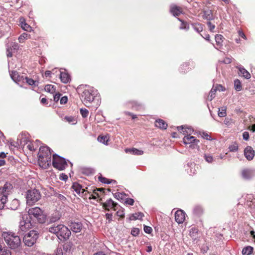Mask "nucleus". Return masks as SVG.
Returning a JSON list of instances; mask_svg holds the SVG:
<instances>
[{"label": "nucleus", "mask_w": 255, "mask_h": 255, "mask_svg": "<svg viewBox=\"0 0 255 255\" xmlns=\"http://www.w3.org/2000/svg\"><path fill=\"white\" fill-rule=\"evenodd\" d=\"M52 152L51 149L47 146H41L39 148L38 156H40V157L51 156Z\"/></svg>", "instance_id": "obj_14"}, {"label": "nucleus", "mask_w": 255, "mask_h": 255, "mask_svg": "<svg viewBox=\"0 0 255 255\" xmlns=\"http://www.w3.org/2000/svg\"><path fill=\"white\" fill-rule=\"evenodd\" d=\"M203 17L208 20L214 19L213 13L212 10L207 9L203 11Z\"/></svg>", "instance_id": "obj_27"}, {"label": "nucleus", "mask_w": 255, "mask_h": 255, "mask_svg": "<svg viewBox=\"0 0 255 255\" xmlns=\"http://www.w3.org/2000/svg\"><path fill=\"white\" fill-rule=\"evenodd\" d=\"M224 123L227 126H230L232 124V119L229 117H227L225 119Z\"/></svg>", "instance_id": "obj_56"}, {"label": "nucleus", "mask_w": 255, "mask_h": 255, "mask_svg": "<svg viewBox=\"0 0 255 255\" xmlns=\"http://www.w3.org/2000/svg\"><path fill=\"white\" fill-rule=\"evenodd\" d=\"M217 91V89H215L214 87L212 88L208 97V100L211 101L215 96V93Z\"/></svg>", "instance_id": "obj_44"}, {"label": "nucleus", "mask_w": 255, "mask_h": 255, "mask_svg": "<svg viewBox=\"0 0 255 255\" xmlns=\"http://www.w3.org/2000/svg\"><path fill=\"white\" fill-rule=\"evenodd\" d=\"M143 217H144V214L142 213L138 212L131 214L129 219V220H142Z\"/></svg>", "instance_id": "obj_30"}, {"label": "nucleus", "mask_w": 255, "mask_h": 255, "mask_svg": "<svg viewBox=\"0 0 255 255\" xmlns=\"http://www.w3.org/2000/svg\"><path fill=\"white\" fill-rule=\"evenodd\" d=\"M55 197L59 199L60 201L64 202L66 200V198L63 195L60 194H55Z\"/></svg>", "instance_id": "obj_58"}, {"label": "nucleus", "mask_w": 255, "mask_h": 255, "mask_svg": "<svg viewBox=\"0 0 255 255\" xmlns=\"http://www.w3.org/2000/svg\"><path fill=\"white\" fill-rule=\"evenodd\" d=\"M177 128L179 131L182 130L183 132V134H188V133H191V132L193 131V129H192L191 128H188V127H186L185 126L178 127Z\"/></svg>", "instance_id": "obj_32"}, {"label": "nucleus", "mask_w": 255, "mask_h": 255, "mask_svg": "<svg viewBox=\"0 0 255 255\" xmlns=\"http://www.w3.org/2000/svg\"><path fill=\"white\" fill-rule=\"evenodd\" d=\"M52 165L59 170H63L67 166L66 159L57 154H53L52 156Z\"/></svg>", "instance_id": "obj_6"}, {"label": "nucleus", "mask_w": 255, "mask_h": 255, "mask_svg": "<svg viewBox=\"0 0 255 255\" xmlns=\"http://www.w3.org/2000/svg\"><path fill=\"white\" fill-rule=\"evenodd\" d=\"M41 195L40 191L35 189H30L27 191L26 199L28 205H32L40 199Z\"/></svg>", "instance_id": "obj_5"}, {"label": "nucleus", "mask_w": 255, "mask_h": 255, "mask_svg": "<svg viewBox=\"0 0 255 255\" xmlns=\"http://www.w3.org/2000/svg\"><path fill=\"white\" fill-rule=\"evenodd\" d=\"M207 24L208 26V28L211 32H214V29L215 28V25L212 24L210 21H208Z\"/></svg>", "instance_id": "obj_57"}, {"label": "nucleus", "mask_w": 255, "mask_h": 255, "mask_svg": "<svg viewBox=\"0 0 255 255\" xmlns=\"http://www.w3.org/2000/svg\"><path fill=\"white\" fill-rule=\"evenodd\" d=\"M203 210L201 206H196L193 209V213L197 216H199L203 213Z\"/></svg>", "instance_id": "obj_36"}, {"label": "nucleus", "mask_w": 255, "mask_h": 255, "mask_svg": "<svg viewBox=\"0 0 255 255\" xmlns=\"http://www.w3.org/2000/svg\"><path fill=\"white\" fill-rule=\"evenodd\" d=\"M27 37H28L27 33H23L21 34L18 37L19 42L20 43L23 42L24 40L27 39Z\"/></svg>", "instance_id": "obj_51"}, {"label": "nucleus", "mask_w": 255, "mask_h": 255, "mask_svg": "<svg viewBox=\"0 0 255 255\" xmlns=\"http://www.w3.org/2000/svg\"><path fill=\"white\" fill-rule=\"evenodd\" d=\"M4 24V21L0 19V38L4 34V31L3 28V24Z\"/></svg>", "instance_id": "obj_55"}, {"label": "nucleus", "mask_w": 255, "mask_h": 255, "mask_svg": "<svg viewBox=\"0 0 255 255\" xmlns=\"http://www.w3.org/2000/svg\"><path fill=\"white\" fill-rule=\"evenodd\" d=\"M144 231L147 234H150L152 231L151 227L147 226H144Z\"/></svg>", "instance_id": "obj_60"}, {"label": "nucleus", "mask_w": 255, "mask_h": 255, "mask_svg": "<svg viewBox=\"0 0 255 255\" xmlns=\"http://www.w3.org/2000/svg\"><path fill=\"white\" fill-rule=\"evenodd\" d=\"M170 12L174 16H179L182 13V9L180 7L176 5H171L170 9Z\"/></svg>", "instance_id": "obj_23"}, {"label": "nucleus", "mask_w": 255, "mask_h": 255, "mask_svg": "<svg viewBox=\"0 0 255 255\" xmlns=\"http://www.w3.org/2000/svg\"><path fill=\"white\" fill-rule=\"evenodd\" d=\"M185 219V213L182 210H177L175 213V220L178 224L183 223Z\"/></svg>", "instance_id": "obj_17"}, {"label": "nucleus", "mask_w": 255, "mask_h": 255, "mask_svg": "<svg viewBox=\"0 0 255 255\" xmlns=\"http://www.w3.org/2000/svg\"><path fill=\"white\" fill-rule=\"evenodd\" d=\"M255 150L250 146H247L244 150L245 157L249 161L252 160L255 156Z\"/></svg>", "instance_id": "obj_16"}, {"label": "nucleus", "mask_w": 255, "mask_h": 255, "mask_svg": "<svg viewBox=\"0 0 255 255\" xmlns=\"http://www.w3.org/2000/svg\"><path fill=\"white\" fill-rule=\"evenodd\" d=\"M49 232L55 234L61 241H66L69 239L71 231L63 224H54L47 228Z\"/></svg>", "instance_id": "obj_1"}, {"label": "nucleus", "mask_w": 255, "mask_h": 255, "mask_svg": "<svg viewBox=\"0 0 255 255\" xmlns=\"http://www.w3.org/2000/svg\"><path fill=\"white\" fill-rule=\"evenodd\" d=\"M2 237L7 246L11 249H15L21 244V240L19 236H15L13 233L4 232L2 234Z\"/></svg>", "instance_id": "obj_3"}, {"label": "nucleus", "mask_w": 255, "mask_h": 255, "mask_svg": "<svg viewBox=\"0 0 255 255\" xmlns=\"http://www.w3.org/2000/svg\"><path fill=\"white\" fill-rule=\"evenodd\" d=\"M202 136L207 139V140H211L212 139V137L211 136L209 135L207 132H202Z\"/></svg>", "instance_id": "obj_62"}, {"label": "nucleus", "mask_w": 255, "mask_h": 255, "mask_svg": "<svg viewBox=\"0 0 255 255\" xmlns=\"http://www.w3.org/2000/svg\"><path fill=\"white\" fill-rule=\"evenodd\" d=\"M20 205L19 201L17 199H13L10 202L8 209L12 210H16L18 209Z\"/></svg>", "instance_id": "obj_28"}, {"label": "nucleus", "mask_w": 255, "mask_h": 255, "mask_svg": "<svg viewBox=\"0 0 255 255\" xmlns=\"http://www.w3.org/2000/svg\"><path fill=\"white\" fill-rule=\"evenodd\" d=\"M124 201L126 204L129 205H133L134 202L132 198H125Z\"/></svg>", "instance_id": "obj_59"}, {"label": "nucleus", "mask_w": 255, "mask_h": 255, "mask_svg": "<svg viewBox=\"0 0 255 255\" xmlns=\"http://www.w3.org/2000/svg\"><path fill=\"white\" fill-rule=\"evenodd\" d=\"M7 200L8 198L6 195L0 193V210L4 209L5 204L7 202Z\"/></svg>", "instance_id": "obj_29"}, {"label": "nucleus", "mask_w": 255, "mask_h": 255, "mask_svg": "<svg viewBox=\"0 0 255 255\" xmlns=\"http://www.w3.org/2000/svg\"><path fill=\"white\" fill-rule=\"evenodd\" d=\"M63 119L69 123H72V124H75L76 123V122L73 123V122L75 121V120L72 116H65Z\"/></svg>", "instance_id": "obj_49"}, {"label": "nucleus", "mask_w": 255, "mask_h": 255, "mask_svg": "<svg viewBox=\"0 0 255 255\" xmlns=\"http://www.w3.org/2000/svg\"><path fill=\"white\" fill-rule=\"evenodd\" d=\"M196 164L193 162H188L185 167L187 172L190 175L195 173L196 170L195 169Z\"/></svg>", "instance_id": "obj_21"}, {"label": "nucleus", "mask_w": 255, "mask_h": 255, "mask_svg": "<svg viewBox=\"0 0 255 255\" xmlns=\"http://www.w3.org/2000/svg\"><path fill=\"white\" fill-rule=\"evenodd\" d=\"M99 180L103 183L109 184L113 182V181H111L110 179H109L106 177H103L101 175L99 176L98 177Z\"/></svg>", "instance_id": "obj_45"}, {"label": "nucleus", "mask_w": 255, "mask_h": 255, "mask_svg": "<svg viewBox=\"0 0 255 255\" xmlns=\"http://www.w3.org/2000/svg\"><path fill=\"white\" fill-rule=\"evenodd\" d=\"M230 151L231 152H236L238 150V146L237 143H235L230 145L229 147Z\"/></svg>", "instance_id": "obj_53"}, {"label": "nucleus", "mask_w": 255, "mask_h": 255, "mask_svg": "<svg viewBox=\"0 0 255 255\" xmlns=\"http://www.w3.org/2000/svg\"><path fill=\"white\" fill-rule=\"evenodd\" d=\"M254 251V248L251 246H247L244 247L242 250L243 255H250Z\"/></svg>", "instance_id": "obj_33"}, {"label": "nucleus", "mask_w": 255, "mask_h": 255, "mask_svg": "<svg viewBox=\"0 0 255 255\" xmlns=\"http://www.w3.org/2000/svg\"><path fill=\"white\" fill-rule=\"evenodd\" d=\"M103 208L107 211H109L110 209H113L114 210H117L118 204L115 202L112 199H109L105 203H102Z\"/></svg>", "instance_id": "obj_13"}, {"label": "nucleus", "mask_w": 255, "mask_h": 255, "mask_svg": "<svg viewBox=\"0 0 255 255\" xmlns=\"http://www.w3.org/2000/svg\"><path fill=\"white\" fill-rule=\"evenodd\" d=\"M44 89L47 92L53 94L56 91V87L52 85H46Z\"/></svg>", "instance_id": "obj_40"}, {"label": "nucleus", "mask_w": 255, "mask_h": 255, "mask_svg": "<svg viewBox=\"0 0 255 255\" xmlns=\"http://www.w3.org/2000/svg\"><path fill=\"white\" fill-rule=\"evenodd\" d=\"M38 236L39 234L37 231L31 230L24 236L23 241L25 246L31 247L36 243Z\"/></svg>", "instance_id": "obj_7"}, {"label": "nucleus", "mask_w": 255, "mask_h": 255, "mask_svg": "<svg viewBox=\"0 0 255 255\" xmlns=\"http://www.w3.org/2000/svg\"><path fill=\"white\" fill-rule=\"evenodd\" d=\"M84 87H88V89H85L82 92L81 95V100L82 102L87 106V104L91 103L97 95V91L94 90L93 87H89L87 85H80L77 89L78 91Z\"/></svg>", "instance_id": "obj_2"}, {"label": "nucleus", "mask_w": 255, "mask_h": 255, "mask_svg": "<svg viewBox=\"0 0 255 255\" xmlns=\"http://www.w3.org/2000/svg\"><path fill=\"white\" fill-rule=\"evenodd\" d=\"M126 194H125V193H116L115 194H114V197L115 198H116L117 199L120 200V201H124L125 200V197L126 196Z\"/></svg>", "instance_id": "obj_41"}, {"label": "nucleus", "mask_w": 255, "mask_h": 255, "mask_svg": "<svg viewBox=\"0 0 255 255\" xmlns=\"http://www.w3.org/2000/svg\"><path fill=\"white\" fill-rule=\"evenodd\" d=\"M24 80H25L26 82L29 85H33L35 84V81L31 78H29L27 77H24Z\"/></svg>", "instance_id": "obj_54"}, {"label": "nucleus", "mask_w": 255, "mask_h": 255, "mask_svg": "<svg viewBox=\"0 0 255 255\" xmlns=\"http://www.w3.org/2000/svg\"><path fill=\"white\" fill-rule=\"evenodd\" d=\"M72 188L77 194H80L82 190V186L78 183L75 182L73 184Z\"/></svg>", "instance_id": "obj_39"}, {"label": "nucleus", "mask_w": 255, "mask_h": 255, "mask_svg": "<svg viewBox=\"0 0 255 255\" xmlns=\"http://www.w3.org/2000/svg\"><path fill=\"white\" fill-rule=\"evenodd\" d=\"M98 141L104 144L107 145L109 141V137L107 135H100L98 137Z\"/></svg>", "instance_id": "obj_38"}, {"label": "nucleus", "mask_w": 255, "mask_h": 255, "mask_svg": "<svg viewBox=\"0 0 255 255\" xmlns=\"http://www.w3.org/2000/svg\"><path fill=\"white\" fill-rule=\"evenodd\" d=\"M19 22L21 27L25 31H30L32 27L25 22V19L21 17L19 18Z\"/></svg>", "instance_id": "obj_22"}, {"label": "nucleus", "mask_w": 255, "mask_h": 255, "mask_svg": "<svg viewBox=\"0 0 255 255\" xmlns=\"http://www.w3.org/2000/svg\"><path fill=\"white\" fill-rule=\"evenodd\" d=\"M227 108L226 107H222L219 109L218 112V115L220 117H225L227 115L226 113Z\"/></svg>", "instance_id": "obj_42"}, {"label": "nucleus", "mask_w": 255, "mask_h": 255, "mask_svg": "<svg viewBox=\"0 0 255 255\" xmlns=\"http://www.w3.org/2000/svg\"><path fill=\"white\" fill-rule=\"evenodd\" d=\"M178 19L180 21H181V25L180 26V29H184V30H188L189 28V24L187 22H184L183 21H182L179 18H178Z\"/></svg>", "instance_id": "obj_48"}, {"label": "nucleus", "mask_w": 255, "mask_h": 255, "mask_svg": "<svg viewBox=\"0 0 255 255\" xmlns=\"http://www.w3.org/2000/svg\"><path fill=\"white\" fill-rule=\"evenodd\" d=\"M60 217L61 216L59 214L58 212H55L48 216V218L46 217V221L45 223H46L47 225L52 224H54L56 221L60 220Z\"/></svg>", "instance_id": "obj_15"}, {"label": "nucleus", "mask_w": 255, "mask_h": 255, "mask_svg": "<svg viewBox=\"0 0 255 255\" xmlns=\"http://www.w3.org/2000/svg\"><path fill=\"white\" fill-rule=\"evenodd\" d=\"M139 229L136 228H133L131 229V234L134 237L137 236L139 234Z\"/></svg>", "instance_id": "obj_52"}, {"label": "nucleus", "mask_w": 255, "mask_h": 255, "mask_svg": "<svg viewBox=\"0 0 255 255\" xmlns=\"http://www.w3.org/2000/svg\"><path fill=\"white\" fill-rule=\"evenodd\" d=\"M215 39L216 41V45L217 47H216L214 44H213V45L216 49L219 50V48H221L223 46V42L224 37L221 34H217L215 36Z\"/></svg>", "instance_id": "obj_19"}, {"label": "nucleus", "mask_w": 255, "mask_h": 255, "mask_svg": "<svg viewBox=\"0 0 255 255\" xmlns=\"http://www.w3.org/2000/svg\"><path fill=\"white\" fill-rule=\"evenodd\" d=\"M10 76L13 81L16 83L24 80V77L23 76H20L18 73L16 71H11L10 73Z\"/></svg>", "instance_id": "obj_20"}, {"label": "nucleus", "mask_w": 255, "mask_h": 255, "mask_svg": "<svg viewBox=\"0 0 255 255\" xmlns=\"http://www.w3.org/2000/svg\"><path fill=\"white\" fill-rule=\"evenodd\" d=\"M60 78L61 81L65 84L69 83L71 80L70 75L65 72H60Z\"/></svg>", "instance_id": "obj_25"}, {"label": "nucleus", "mask_w": 255, "mask_h": 255, "mask_svg": "<svg viewBox=\"0 0 255 255\" xmlns=\"http://www.w3.org/2000/svg\"><path fill=\"white\" fill-rule=\"evenodd\" d=\"M28 213L24 215H28L30 220L33 217L40 224L46 223V215L43 213V211L40 208L36 207L29 209Z\"/></svg>", "instance_id": "obj_4"}, {"label": "nucleus", "mask_w": 255, "mask_h": 255, "mask_svg": "<svg viewBox=\"0 0 255 255\" xmlns=\"http://www.w3.org/2000/svg\"><path fill=\"white\" fill-rule=\"evenodd\" d=\"M155 126L160 129H166L167 127V124L162 119H158L155 122Z\"/></svg>", "instance_id": "obj_26"}, {"label": "nucleus", "mask_w": 255, "mask_h": 255, "mask_svg": "<svg viewBox=\"0 0 255 255\" xmlns=\"http://www.w3.org/2000/svg\"><path fill=\"white\" fill-rule=\"evenodd\" d=\"M193 28L198 33H200L203 31V25L199 23L192 24Z\"/></svg>", "instance_id": "obj_37"}, {"label": "nucleus", "mask_w": 255, "mask_h": 255, "mask_svg": "<svg viewBox=\"0 0 255 255\" xmlns=\"http://www.w3.org/2000/svg\"><path fill=\"white\" fill-rule=\"evenodd\" d=\"M13 187L12 183L6 181L3 186L0 187V193L3 194L8 197V195L12 193Z\"/></svg>", "instance_id": "obj_10"}, {"label": "nucleus", "mask_w": 255, "mask_h": 255, "mask_svg": "<svg viewBox=\"0 0 255 255\" xmlns=\"http://www.w3.org/2000/svg\"><path fill=\"white\" fill-rule=\"evenodd\" d=\"M69 226L70 228L69 229L74 233H79L81 232L83 228V225L81 222H71L69 223Z\"/></svg>", "instance_id": "obj_12"}, {"label": "nucleus", "mask_w": 255, "mask_h": 255, "mask_svg": "<svg viewBox=\"0 0 255 255\" xmlns=\"http://www.w3.org/2000/svg\"><path fill=\"white\" fill-rule=\"evenodd\" d=\"M242 176L244 179L248 180L253 177L254 173L252 170L246 169L242 171Z\"/></svg>", "instance_id": "obj_24"}, {"label": "nucleus", "mask_w": 255, "mask_h": 255, "mask_svg": "<svg viewBox=\"0 0 255 255\" xmlns=\"http://www.w3.org/2000/svg\"><path fill=\"white\" fill-rule=\"evenodd\" d=\"M189 69V64L187 63H183L181 65L180 71L182 73H185Z\"/></svg>", "instance_id": "obj_46"}, {"label": "nucleus", "mask_w": 255, "mask_h": 255, "mask_svg": "<svg viewBox=\"0 0 255 255\" xmlns=\"http://www.w3.org/2000/svg\"><path fill=\"white\" fill-rule=\"evenodd\" d=\"M31 221L28 219V215L22 216V220L19 223L18 234L19 235H22L27 229L31 228Z\"/></svg>", "instance_id": "obj_8"}, {"label": "nucleus", "mask_w": 255, "mask_h": 255, "mask_svg": "<svg viewBox=\"0 0 255 255\" xmlns=\"http://www.w3.org/2000/svg\"><path fill=\"white\" fill-rule=\"evenodd\" d=\"M185 136L183 139V142L185 144H190V147L192 148H195L198 146L199 140L196 138L194 136L190 135L191 133H189Z\"/></svg>", "instance_id": "obj_9"}, {"label": "nucleus", "mask_w": 255, "mask_h": 255, "mask_svg": "<svg viewBox=\"0 0 255 255\" xmlns=\"http://www.w3.org/2000/svg\"><path fill=\"white\" fill-rule=\"evenodd\" d=\"M237 68L239 70V74L242 75L245 78L249 79L251 78V74L242 65L237 66Z\"/></svg>", "instance_id": "obj_18"}, {"label": "nucleus", "mask_w": 255, "mask_h": 255, "mask_svg": "<svg viewBox=\"0 0 255 255\" xmlns=\"http://www.w3.org/2000/svg\"><path fill=\"white\" fill-rule=\"evenodd\" d=\"M0 255H11V251L6 247L0 245Z\"/></svg>", "instance_id": "obj_34"}, {"label": "nucleus", "mask_w": 255, "mask_h": 255, "mask_svg": "<svg viewBox=\"0 0 255 255\" xmlns=\"http://www.w3.org/2000/svg\"><path fill=\"white\" fill-rule=\"evenodd\" d=\"M60 96L61 94L59 93H56L53 96L54 101L55 102H57L59 100H60Z\"/></svg>", "instance_id": "obj_63"}, {"label": "nucleus", "mask_w": 255, "mask_h": 255, "mask_svg": "<svg viewBox=\"0 0 255 255\" xmlns=\"http://www.w3.org/2000/svg\"><path fill=\"white\" fill-rule=\"evenodd\" d=\"M80 114L82 115V117L85 118L88 117L89 114V111L86 109H80Z\"/></svg>", "instance_id": "obj_50"}, {"label": "nucleus", "mask_w": 255, "mask_h": 255, "mask_svg": "<svg viewBox=\"0 0 255 255\" xmlns=\"http://www.w3.org/2000/svg\"><path fill=\"white\" fill-rule=\"evenodd\" d=\"M204 157L205 160L208 163H211L214 161L213 156L209 154H205Z\"/></svg>", "instance_id": "obj_47"}, {"label": "nucleus", "mask_w": 255, "mask_h": 255, "mask_svg": "<svg viewBox=\"0 0 255 255\" xmlns=\"http://www.w3.org/2000/svg\"><path fill=\"white\" fill-rule=\"evenodd\" d=\"M234 87L237 91H240L242 89L241 82L239 79H235L234 80Z\"/></svg>", "instance_id": "obj_43"}, {"label": "nucleus", "mask_w": 255, "mask_h": 255, "mask_svg": "<svg viewBox=\"0 0 255 255\" xmlns=\"http://www.w3.org/2000/svg\"><path fill=\"white\" fill-rule=\"evenodd\" d=\"M55 255H63L62 249L61 248H57L55 252Z\"/></svg>", "instance_id": "obj_64"}, {"label": "nucleus", "mask_w": 255, "mask_h": 255, "mask_svg": "<svg viewBox=\"0 0 255 255\" xmlns=\"http://www.w3.org/2000/svg\"><path fill=\"white\" fill-rule=\"evenodd\" d=\"M200 35L203 38H204L205 39H206L208 41H209V42L210 41V35L209 34H207V33H206L204 32L203 33H200Z\"/></svg>", "instance_id": "obj_61"}, {"label": "nucleus", "mask_w": 255, "mask_h": 255, "mask_svg": "<svg viewBox=\"0 0 255 255\" xmlns=\"http://www.w3.org/2000/svg\"><path fill=\"white\" fill-rule=\"evenodd\" d=\"M131 105V108L135 110H140L142 109V105L135 101H133L130 103Z\"/></svg>", "instance_id": "obj_35"}, {"label": "nucleus", "mask_w": 255, "mask_h": 255, "mask_svg": "<svg viewBox=\"0 0 255 255\" xmlns=\"http://www.w3.org/2000/svg\"><path fill=\"white\" fill-rule=\"evenodd\" d=\"M126 152H130L132 154L137 155H141L143 154V151L141 150L137 149L135 148H132L129 149H126Z\"/></svg>", "instance_id": "obj_31"}, {"label": "nucleus", "mask_w": 255, "mask_h": 255, "mask_svg": "<svg viewBox=\"0 0 255 255\" xmlns=\"http://www.w3.org/2000/svg\"><path fill=\"white\" fill-rule=\"evenodd\" d=\"M51 163V156H38V163L40 166L44 169L48 168Z\"/></svg>", "instance_id": "obj_11"}]
</instances>
